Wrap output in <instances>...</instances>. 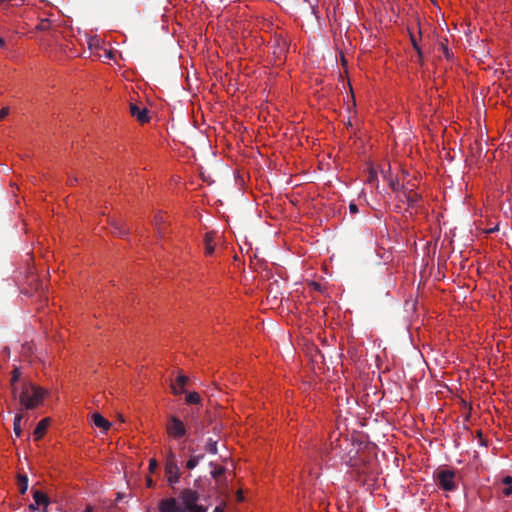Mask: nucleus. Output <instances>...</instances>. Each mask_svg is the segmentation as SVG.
I'll list each match as a JSON object with an SVG mask.
<instances>
[{"mask_svg":"<svg viewBox=\"0 0 512 512\" xmlns=\"http://www.w3.org/2000/svg\"><path fill=\"white\" fill-rule=\"evenodd\" d=\"M49 395V391L37 384L28 382L23 384L18 394L19 402L26 409H34L40 406Z\"/></svg>","mask_w":512,"mask_h":512,"instance_id":"nucleus-1","label":"nucleus"},{"mask_svg":"<svg viewBox=\"0 0 512 512\" xmlns=\"http://www.w3.org/2000/svg\"><path fill=\"white\" fill-rule=\"evenodd\" d=\"M166 432L173 439H180L186 435V426L182 420L175 416H170L166 424Z\"/></svg>","mask_w":512,"mask_h":512,"instance_id":"nucleus-2","label":"nucleus"},{"mask_svg":"<svg viewBox=\"0 0 512 512\" xmlns=\"http://www.w3.org/2000/svg\"><path fill=\"white\" fill-rule=\"evenodd\" d=\"M165 475L169 485L173 486L179 482L180 473L175 455L170 452L165 463Z\"/></svg>","mask_w":512,"mask_h":512,"instance_id":"nucleus-3","label":"nucleus"},{"mask_svg":"<svg viewBox=\"0 0 512 512\" xmlns=\"http://www.w3.org/2000/svg\"><path fill=\"white\" fill-rule=\"evenodd\" d=\"M438 485L445 491L456 489L455 472L453 470H441L437 473Z\"/></svg>","mask_w":512,"mask_h":512,"instance_id":"nucleus-4","label":"nucleus"},{"mask_svg":"<svg viewBox=\"0 0 512 512\" xmlns=\"http://www.w3.org/2000/svg\"><path fill=\"white\" fill-rule=\"evenodd\" d=\"M182 500L185 505V512H207V509L203 505H199L195 502V494L191 491L185 492L182 496Z\"/></svg>","mask_w":512,"mask_h":512,"instance_id":"nucleus-5","label":"nucleus"},{"mask_svg":"<svg viewBox=\"0 0 512 512\" xmlns=\"http://www.w3.org/2000/svg\"><path fill=\"white\" fill-rule=\"evenodd\" d=\"M160 512H185V506L183 507L176 499L167 498L161 500L159 503Z\"/></svg>","mask_w":512,"mask_h":512,"instance_id":"nucleus-6","label":"nucleus"},{"mask_svg":"<svg viewBox=\"0 0 512 512\" xmlns=\"http://www.w3.org/2000/svg\"><path fill=\"white\" fill-rule=\"evenodd\" d=\"M218 234L214 231L207 232L204 237V252L205 255L211 256L215 251L217 244Z\"/></svg>","mask_w":512,"mask_h":512,"instance_id":"nucleus-7","label":"nucleus"},{"mask_svg":"<svg viewBox=\"0 0 512 512\" xmlns=\"http://www.w3.org/2000/svg\"><path fill=\"white\" fill-rule=\"evenodd\" d=\"M130 113L141 123H146L149 121L148 110L144 106H139L135 103H131Z\"/></svg>","mask_w":512,"mask_h":512,"instance_id":"nucleus-8","label":"nucleus"},{"mask_svg":"<svg viewBox=\"0 0 512 512\" xmlns=\"http://www.w3.org/2000/svg\"><path fill=\"white\" fill-rule=\"evenodd\" d=\"M91 422L95 427L99 428L101 430V432H103V433H106L111 427V423L106 418H104L101 414H99L97 412H95L91 415Z\"/></svg>","mask_w":512,"mask_h":512,"instance_id":"nucleus-9","label":"nucleus"},{"mask_svg":"<svg viewBox=\"0 0 512 512\" xmlns=\"http://www.w3.org/2000/svg\"><path fill=\"white\" fill-rule=\"evenodd\" d=\"M33 500L37 506H39V507L42 506L44 508L42 512L47 511V507L50 502H49L48 496L45 493H43L39 490H34L33 491Z\"/></svg>","mask_w":512,"mask_h":512,"instance_id":"nucleus-10","label":"nucleus"},{"mask_svg":"<svg viewBox=\"0 0 512 512\" xmlns=\"http://www.w3.org/2000/svg\"><path fill=\"white\" fill-rule=\"evenodd\" d=\"M49 424H50L49 418H44V419L40 420V422L37 424V426L33 432L34 440H39L44 436Z\"/></svg>","mask_w":512,"mask_h":512,"instance_id":"nucleus-11","label":"nucleus"},{"mask_svg":"<svg viewBox=\"0 0 512 512\" xmlns=\"http://www.w3.org/2000/svg\"><path fill=\"white\" fill-rule=\"evenodd\" d=\"M108 223L113 229L112 230L113 234L120 236V237L127 234V229L123 222L118 221L116 219H108Z\"/></svg>","mask_w":512,"mask_h":512,"instance_id":"nucleus-12","label":"nucleus"},{"mask_svg":"<svg viewBox=\"0 0 512 512\" xmlns=\"http://www.w3.org/2000/svg\"><path fill=\"white\" fill-rule=\"evenodd\" d=\"M187 382V377L185 375H179L175 382L171 384V389L174 394H181L184 392V387Z\"/></svg>","mask_w":512,"mask_h":512,"instance_id":"nucleus-13","label":"nucleus"},{"mask_svg":"<svg viewBox=\"0 0 512 512\" xmlns=\"http://www.w3.org/2000/svg\"><path fill=\"white\" fill-rule=\"evenodd\" d=\"M501 493L504 496H510L512 494V477L506 476L501 482Z\"/></svg>","mask_w":512,"mask_h":512,"instance_id":"nucleus-14","label":"nucleus"},{"mask_svg":"<svg viewBox=\"0 0 512 512\" xmlns=\"http://www.w3.org/2000/svg\"><path fill=\"white\" fill-rule=\"evenodd\" d=\"M17 482L19 487V492L21 494H25L28 490V478L26 475L18 474L17 476Z\"/></svg>","mask_w":512,"mask_h":512,"instance_id":"nucleus-15","label":"nucleus"},{"mask_svg":"<svg viewBox=\"0 0 512 512\" xmlns=\"http://www.w3.org/2000/svg\"><path fill=\"white\" fill-rule=\"evenodd\" d=\"M367 181L373 185H375L377 183V171L372 165H370L368 167Z\"/></svg>","mask_w":512,"mask_h":512,"instance_id":"nucleus-16","label":"nucleus"},{"mask_svg":"<svg viewBox=\"0 0 512 512\" xmlns=\"http://www.w3.org/2000/svg\"><path fill=\"white\" fill-rule=\"evenodd\" d=\"M200 401H201V398L197 392H190L186 395V402L188 404H199Z\"/></svg>","mask_w":512,"mask_h":512,"instance_id":"nucleus-17","label":"nucleus"},{"mask_svg":"<svg viewBox=\"0 0 512 512\" xmlns=\"http://www.w3.org/2000/svg\"><path fill=\"white\" fill-rule=\"evenodd\" d=\"M21 419H22V416L20 414H17L14 418V423H13V429H14V433L17 437H20L21 436Z\"/></svg>","mask_w":512,"mask_h":512,"instance_id":"nucleus-18","label":"nucleus"},{"mask_svg":"<svg viewBox=\"0 0 512 512\" xmlns=\"http://www.w3.org/2000/svg\"><path fill=\"white\" fill-rule=\"evenodd\" d=\"M20 375H21L20 370L18 368H15L12 372V377H11V385H12L13 393H16V391H17L16 383H17L18 379L20 378Z\"/></svg>","mask_w":512,"mask_h":512,"instance_id":"nucleus-19","label":"nucleus"},{"mask_svg":"<svg viewBox=\"0 0 512 512\" xmlns=\"http://www.w3.org/2000/svg\"><path fill=\"white\" fill-rule=\"evenodd\" d=\"M51 27V22L49 19H41L39 23L36 25V29L40 31L49 30Z\"/></svg>","mask_w":512,"mask_h":512,"instance_id":"nucleus-20","label":"nucleus"},{"mask_svg":"<svg viewBox=\"0 0 512 512\" xmlns=\"http://www.w3.org/2000/svg\"><path fill=\"white\" fill-rule=\"evenodd\" d=\"M200 459L201 456H191L189 460L186 462L187 469H194L198 465Z\"/></svg>","mask_w":512,"mask_h":512,"instance_id":"nucleus-21","label":"nucleus"},{"mask_svg":"<svg viewBox=\"0 0 512 512\" xmlns=\"http://www.w3.org/2000/svg\"><path fill=\"white\" fill-rule=\"evenodd\" d=\"M166 220V215L163 213H157L154 217V222L156 226H159L161 223H164Z\"/></svg>","mask_w":512,"mask_h":512,"instance_id":"nucleus-22","label":"nucleus"},{"mask_svg":"<svg viewBox=\"0 0 512 512\" xmlns=\"http://www.w3.org/2000/svg\"><path fill=\"white\" fill-rule=\"evenodd\" d=\"M157 466H158V463H157L156 459L151 458L149 461V471L151 473H153L155 471V469L157 468Z\"/></svg>","mask_w":512,"mask_h":512,"instance_id":"nucleus-23","label":"nucleus"},{"mask_svg":"<svg viewBox=\"0 0 512 512\" xmlns=\"http://www.w3.org/2000/svg\"><path fill=\"white\" fill-rule=\"evenodd\" d=\"M9 114V109L7 107H4L0 110V121L5 119V117Z\"/></svg>","mask_w":512,"mask_h":512,"instance_id":"nucleus-24","label":"nucleus"},{"mask_svg":"<svg viewBox=\"0 0 512 512\" xmlns=\"http://www.w3.org/2000/svg\"><path fill=\"white\" fill-rule=\"evenodd\" d=\"M349 210L351 214H356L358 212V207L355 203H350Z\"/></svg>","mask_w":512,"mask_h":512,"instance_id":"nucleus-25","label":"nucleus"},{"mask_svg":"<svg viewBox=\"0 0 512 512\" xmlns=\"http://www.w3.org/2000/svg\"><path fill=\"white\" fill-rule=\"evenodd\" d=\"M223 472V469L222 468H219L215 471L212 472L213 476L214 477H217L218 475H220L221 473Z\"/></svg>","mask_w":512,"mask_h":512,"instance_id":"nucleus-26","label":"nucleus"},{"mask_svg":"<svg viewBox=\"0 0 512 512\" xmlns=\"http://www.w3.org/2000/svg\"><path fill=\"white\" fill-rule=\"evenodd\" d=\"M38 508H39V506H37V505L35 504V502L29 505V509H30L31 511H36V510H38Z\"/></svg>","mask_w":512,"mask_h":512,"instance_id":"nucleus-27","label":"nucleus"},{"mask_svg":"<svg viewBox=\"0 0 512 512\" xmlns=\"http://www.w3.org/2000/svg\"><path fill=\"white\" fill-rule=\"evenodd\" d=\"M243 499H244V497H243L242 491H241V490H239V491L237 492V500H238V501H243Z\"/></svg>","mask_w":512,"mask_h":512,"instance_id":"nucleus-28","label":"nucleus"},{"mask_svg":"<svg viewBox=\"0 0 512 512\" xmlns=\"http://www.w3.org/2000/svg\"><path fill=\"white\" fill-rule=\"evenodd\" d=\"M147 486L152 487L153 486V480L151 477L147 478Z\"/></svg>","mask_w":512,"mask_h":512,"instance_id":"nucleus-29","label":"nucleus"},{"mask_svg":"<svg viewBox=\"0 0 512 512\" xmlns=\"http://www.w3.org/2000/svg\"><path fill=\"white\" fill-rule=\"evenodd\" d=\"M6 45L5 40L0 37V48H4Z\"/></svg>","mask_w":512,"mask_h":512,"instance_id":"nucleus-30","label":"nucleus"},{"mask_svg":"<svg viewBox=\"0 0 512 512\" xmlns=\"http://www.w3.org/2000/svg\"><path fill=\"white\" fill-rule=\"evenodd\" d=\"M82 512H93V508L91 506H87Z\"/></svg>","mask_w":512,"mask_h":512,"instance_id":"nucleus-31","label":"nucleus"},{"mask_svg":"<svg viewBox=\"0 0 512 512\" xmlns=\"http://www.w3.org/2000/svg\"><path fill=\"white\" fill-rule=\"evenodd\" d=\"M443 51H444V53H445L446 57H448V56H449V52H448L447 47H444V46H443Z\"/></svg>","mask_w":512,"mask_h":512,"instance_id":"nucleus-32","label":"nucleus"},{"mask_svg":"<svg viewBox=\"0 0 512 512\" xmlns=\"http://www.w3.org/2000/svg\"><path fill=\"white\" fill-rule=\"evenodd\" d=\"M210 451L212 453H216V446H215V444L211 446Z\"/></svg>","mask_w":512,"mask_h":512,"instance_id":"nucleus-33","label":"nucleus"},{"mask_svg":"<svg viewBox=\"0 0 512 512\" xmlns=\"http://www.w3.org/2000/svg\"><path fill=\"white\" fill-rule=\"evenodd\" d=\"M214 512H223V511H222L221 509H219V508H216V509L214 510Z\"/></svg>","mask_w":512,"mask_h":512,"instance_id":"nucleus-34","label":"nucleus"},{"mask_svg":"<svg viewBox=\"0 0 512 512\" xmlns=\"http://www.w3.org/2000/svg\"><path fill=\"white\" fill-rule=\"evenodd\" d=\"M5 1H6V0H0V3H3V2H5Z\"/></svg>","mask_w":512,"mask_h":512,"instance_id":"nucleus-35","label":"nucleus"}]
</instances>
